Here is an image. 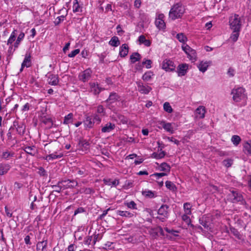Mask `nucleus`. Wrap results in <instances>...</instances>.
<instances>
[{
    "label": "nucleus",
    "mask_w": 251,
    "mask_h": 251,
    "mask_svg": "<svg viewBox=\"0 0 251 251\" xmlns=\"http://www.w3.org/2000/svg\"><path fill=\"white\" fill-rule=\"evenodd\" d=\"M185 12L184 7L179 3L174 5L169 12V17L174 20L181 18Z\"/></svg>",
    "instance_id": "obj_1"
},
{
    "label": "nucleus",
    "mask_w": 251,
    "mask_h": 251,
    "mask_svg": "<svg viewBox=\"0 0 251 251\" xmlns=\"http://www.w3.org/2000/svg\"><path fill=\"white\" fill-rule=\"evenodd\" d=\"M230 27L232 30L240 31L241 23L240 17L237 14L231 16L229 19Z\"/></svg>",
    "instance_id": "obj_2"
},
{
    "label": "nucleus",
    "mask_w": 251,
    "mask_h": 251,
    "mask_svg": "<svg viewBox=\"0 0 251 251\" xmlns=\"http://www.w3.org/2000/svg\"><path fill=\"white\" fill-rule=\"evenodd\" d=\"M227 199L233 203L237 202H241L242 204L245 203L242 195L236 191H230L227 195Z\"/></svg>",
    "instance_id": "obj_3"
},
{
    "label": "nucleus",
    "mask_w": 251,
    "mask_h": 251,
    "mask_svg": "<svg viewBox=\"0 0 251 251\" xmlns=\"http://www.w3.org/2000/svg\"><path fill=\"white\" fill-rule=\"evenodd\" d=\"M245 90L242 87L234 89L232 90L231 94L233 95V100L235 102H239L246 98L245 94Z\"/></svg>",
    "instance_id": "obj_4"
},
{
    "label": "nucleus",
    "mask_w": 251,
    "mask_h": 251,
    "mask_svg": "<svg viewBox=\"0 0 251 251\" xmlns=\"http://www.w3.org/2000/svg\"><path fill=\"white\" fill-rule=\"evenodd\" d=\"M183 50L187 55L188 57L192 61L194 62L196 60L197 54L196 51L191 48L189 46L185 44L182 45Z\"/></svg>",
    "instance_id": "obj_5"
},
{
    "label": "nucleus",
    "mask_w": 251,
    "mask_h": 251,
    "mask_svg": "<svg viewBox=\"0 0 251 251\" xmlns=\"http://www.w3.org/2000/svg\"><path fill=\"white\" fill-rule=\"evenodd\" d=\"M169 206L166 205H162L158 210V214L160 217H157V218L159 219L161 221L163 222L164 220L167 218L169 215L168 209Z\"/></svg>",
    "instance_id": "obj_6"
},
{
    "label": "nucleus",
    "mask_w": 251,
    "mask_h": 251,
    "mask_svg": "<svg viewBox=\"0 0 251 251\" xmlns=\"http://www.w3.org/2000/svg\"><path fill=\"white\" fill-rule=\"evenodd\" d=\"M120 100V97L116 93H111L107 100V103L109 108L113 107L116 105Z\"/></svg>",
    "instance_id": "obj_7"
},
{
    "label": "nucleus",
    "mask_w": 251,
    "mask_h": 251,
    "mask_svg": "<svg viewBox=\"0 0 251 251\" xmlns=\"http://www.w3.org/2000/svg\"><path fill=\"white\" fill-rule=\"evenodd\" d=\"M92 71L90 69H86L79 74L78 78L83 82L88 81L91 77Z\"/></svg>",
    "instance_id": "obj_8"
},
{
    "label": "nucleus",
    "mask_w": 251,
    "mask_h": 251,
    "mask_svg": "<svg viewBox=\"0 0 251 251\" xmlns=\"http://www.w3.org/2000/svg\"><path fill=\"white\" fill-rule=\"evenodd\" d=\"M136 84L138 91L142 94H147L151 90V87L144 85L141 81H137Z\"/></svg>",
    "instance_id": "obj_9"
},
{
    "label": "nucleus",
    "mask_w": 251,
    "mask_h": 251,
    "mask_svg": "<svg viewBox=\"0 0 251 251\" xmlns=\"http://www.w3.org/2000/svg\"><path fill=\"white\" fill-rule=\"evenodd\" d=\"M162 68L166 71H173L175 70L174 63L168 59H165L163 61Z\"/></svg>",
    "instance_id": "obj_10"
},
{
    "label": "nucleus",
    "mask_w": 251,
    "mask_h": 251,
    "mask_svg": "<svg viewBox=\"0 0 251 251\" xmlns=\"http://www.w3.org/2000/svg\"><path fill=\"white\" fill-rule=\"evenodd\" d=\"M211 215H208L207 216H204L203 217L200 219V224L207 229H208L211 225Z\"/></svg>",
    "instance_id": "obj_11"
},
{
    "label": "nucleus",
    "mask_w": 251,
    "mask_h": 251,
    "mask_svg": "<svg viewBox=\"0 0 251 251\" xmlns=\"http://www.w3.org/2000/svg\"><path fill=\"white\" fill-rule=\"evenodd\" d=\"M211 62L210 61L202 60L200 61L197 65L200 71L204 73L210 65Z\"/></svg>",
    "instance_id": "obj_12"
},
{
    "label": "nucleus",
    "mask_w": 251,
    "mask_h": 251,
    "mask_svg": "<svg viewBox=\"0 0 251 251\" xmlns=\"http://www.w3.org/2000/svg\"><path fill=\"white\" fill-rule=\"evenodd\" d=\"M164 14H160L155 20V25L159 29H163L165 26V23L164 21Z\"/></svg>",
    "instance_id": "obj_13"
},
{
    "label": "nucleus",
    "mask_w": 251,
    "mask_h": 251,
    "mask_svg": "<svg viewBox=\"0 0 251 251\" xmlns=\"http://www.w3.org/2000/svg\"><path fill=\"white\" fill-rule=\"evenodd\" d=\"M205 108L203 106H200L196 109L195 111V117L198 119H202L205 116Z\"/></svg>",
    "instance_id": "obj_14"
},
{
    "label": "nucleus",
    "mask_w": 251,
    "mask_h": 251,
    "mask_svg": "<svg viewBox=\"0 0 251 251\" xmlns=\"http://www.w3.org/2000/svg\"><path fill=\"white\" fill-rule=\"evenodd\" d=\"M13 126L16 127L18 133L22 135L24 134L25 129V126L23 123H19L18 122H14Z\"/></svg>",
    "instance_id": "obj_15"
},
{
    "label": "nucleus",
    "mask_w": 251,
    "mask_h": 251,
    "mask_svg": "<svg viewBox=\"0 0 251 251\" xmlns=\"http://www.w3.org/2000/svg\"><path fill=\"white\" fill-rule=\"evenodd\" d=\"M31 55L29 53L26 52L25 55V59L22 64V67L20 71L22 72L24 67H29L31 66Z\"/></svg>",
    "instance_id": "obj_16"
},
{
    "label": "nucleus",
    "mask_w": 251,
    "mask_h": 251,
    "mask_svg": "<svg viewBox=\"0 0 251 251\" xmlns=\"http://www.w3.org/2000/svg\"><path fill=\"white\" fill-rule=\"evenodd\" d=\"M160 125L166 131L169 132L171 134L174 133L175 130L172 123H166L165 121H162L160 123Z\"/></svg>",
    "instance_id": "obj_17"
},
{
    "label": "nucleus",
    "mask_w": 251,
    "mask_h": 251,
    "mask_svg": "<svg viewBox=\"0 0 251 251\" xmlns=\"http://www.w3.org/2000/svg\"><path fill=\"white\" fill-rule=\"evenodd\" d=\"M83 123L85 128H91L93 127L95 122L93 120V117L90 116H86Z\"/></svg>",
    "instance_id": "obj_18"
},
{
    "label": "nucleus",
    "mask_w": 251,
    "mask_h": 251,
    "mask_svg": "<svg viewBox=\"0 0 251 251\" xmlns=\"http://www.w3.org/2000/svg\"><path fill=\"white\" fill-rule=\"evenodd\" d=\"M48 81L52 85H56L59 82L58 76L56 75L50 74L48 76Z\"/></svg>",
    "instance_id": "obj_19"
},
{
    "label": "nucleus",
    "mask_w": 251,
    "mask_h": 251,
    "mask_svg": "<svg viewBox=\"0 0 251 251\" xmlns=\"http://www.w3.org/2000/svg\"><path fill=\"white\" fill-rule=\"evenodd\" d=\"M14 154V152L10 151L8 150H5L2 151L0 156L3 159L8 160L10 158L13 157Z\"/></svg>",
    "instance_id": "obj_20"
},
{
    "label": "nucleus",
    "mask_w": 251,
    "mask_h": 251,
    "mask_svg": "<svg viewBox=\"0 0 251 251\" xmlns=\"http://www.w3.org/2000/svg\"><path fill=\"white\" fill-rule=\"evenodd\" d=\"M188 69V65L186 64H181L179 65L178 67V75L179 76L184 75Z\"/></svg>",
    "instance_id": "obj_21"
},
{
    "label": "nucleus",
    "mask_w": 251,
    "mask_h": 251,
    "mask_svg": "<svg viewBox=\"0 0 251 251\" xmlns=\"http://www.w3.org/2000/svg\"><path fill=\"white\" fill-rule=\"evenodd\" d=\"M103 181L105 185L111 186V187H116L119 184V180L116 179L112 180L110 178H104Z\"/></svg>",
    "instance_id": "obj_22"
},
{
    "label": "nucleus",
    "mask_w": 251,
    "mask_h": 251,
    "mask_svg": "<svg viewBox=\"0 0 251 251\" xmlns=\"http://www.w3.org/2000/svg\"><path fill=\"white\" fill-rule=\"evenodd\" d=\"M48 244L47 240L39 242L36 245V249L38 251H44L46 250Z\"/></svg>",
    "instance_id": "obj_23"
},
{
    "label": "nucleus",
    "mask_w": 251,
    "mask_h": 251,
    "mask_svg": "<svg viewBox=\"0 0 251 251\" xmlns=\"http://www.w3.org/2000/svg\"><path fill=\"white\" fill-rule=\"evenodd\" d=\"M128 52V47L126 44L122 45L120 48V55L121 57H125L127 55Z\"/></svg>",
    "instance_id": "obj_24"
},
{
    "label": "nucleus",
    "mask_w": 251,
    "mask_h": 251,
    "mask_svg": "<svg viewBox=\"0 0 251 251\" xmlns=\"http://www.w3.org/2000/svg\"><path fill=\"white\" fill-rule=\"evenodd\" d=\"M115 128V125L111 123L106 124L101 129V131L104 133L109 132Z\"/></svg>",
    "instance_id": "obj_25"
},
{
    "label": "nucleus",
    "mask_w": 251,
    "mask_h": 251,
    "mask_svg": "<svg viewBox=\"0 0 251 251\" xmlns=\"http://www.w3.org/2000/svg\"><path fill=\"white\" fill-rule=\"evenodd\" d=\"M243 151L247 154H251V140L244 143Z\"/></svg>",
    "instance_id": "obj_26"
},
{
    "label": "nucleus",
    "mask_w": 251,
    "mask_h": 251,
    "mask_svg": "<svg viewBox=\"0 0 251 251\" xmlns=\"http://www.w3.org/2000/svg\"><path fill=\"white\" fill-rule=\"evenodd\" d=\"M91 91L95 95H97L100 93L101 89L100 88L98 84H96L95 83H90Z\"/></svg>",
    "instance_id": "obj_27"
},
{
    "label": "nucleus",
    "mask_w": 251,
    "mask_h": 251,
    "mask_svg": "<svg viewBox=\"0 0 251 251\" xmlns=\"http://www.w3.org/2000/svg\"><path fill=\"white\" fill-rule=\"evenodd\" d=\"M10 166L7 164H0V175L6 174L10 169Z\"/></svg>",
    "instance_id": "obj_28"
},
{
    "label": "nucleus",
    "mask_w": 251,
    "mask_h": 251,
    "mask_svg": "<svg viewBox=\"0 0 251 251\" xmlns=\"http://www.w3.org/2000/svg\"><path fill=\"white\" fill-rule=\"evenodd\" d=\"M24 151L28 154L34 156L37 152L35 147L34 146H27L25 148Z\"/></svg>",
    "instance_id": "obj_29"
},
{
    "label": "nucleus",
    "mask_w": 251,
    "mask_h": 251,
    "mask_svg": "<svg viewBox=\"0 0 251 251\" xmlns=\"http://www.w3.org/2000/svg\"><path fill=\"white\" fill-rule=\"evenodd\" d=\"M25 37V33L24 32H21L18 36V38L14 43V47L15 49H17L20 44L21 42L24 39Z\"/></svg>",
    "instance_id": "obj_30"
},
{
    "label": "nucleus",
    "mask_w": 251,
    "mask_h": 251,
    "mask_svg": "<svg viewBox=\"0 0 251 251\" xmlns=\"http://www.w3.org/2000/svg\"><path fill=\"white\" fill-rule=\"evenodd\" d=\"M138 41L140 44H143L147 47H149L151 45V41L149 40H147L144 35L139 36Z\"/></svg>",
    "instance_id": "obj_31"
},
{
    "label": "nucleus",
    "mask_w": 251,
    "mask_h": 251,
    "mask_svg": "<svg viewBox=\"0 0 251 251\" xmlns=\"http://www.w3.org/2000/svg\"><path fill=\"white\" fill-rule=\"evenodd\" d=\"M109 44L112 46L118 47L120 44V42L117 37L114 36L111 39L109 42Z\"/></svg>",
    "instance_id": "obj_32"
},
{
    "label": "nucleus",
    "mask_w": 251,
    "mask_h": 251,
    "mask_svg": "<svg viewBox=\"0 0 251 251\" xmlns=\"http://www.w3.org/2000/svg\"><path fill=\"white\" fill-rule=\"evenodd\" d=\"M191 204L189 202H185L183 204V209L184 213L186 214H191Z\"/></svg>",
    "instance_id": "obj_33"
},
{
    "label": "nucleus",
    "mask_w": 251,
    "mask_h": 251,
    "mask_svg": "<svg viewBox=\"0 0 251 251\" xmlns=\"http://www.w3.org/2000/svg\"><path fill=\"white\" fill-rule=\"evenodd\" d=\"M17 30H14L11 33L8 41H7V45H11L13 42L15 40L16 37L17 36Z\"/></svg>",
    "instance_id": "obj_34"
},
{
    "label": "nucleus",
    "mask_w": 251,
    "mask_h": 251,
    "mask_svg": "<svg viewBox=\"0 0 251 251\" xmlns=\"http://www.w3.org/2000/svg\"><path fill=\"white\" fill-rule=\"evenodd\" d=\"M62 154L60 153L58 155H56L55 153L50 154L46 156L45 159L46 160L50 161V160H53L56 158H61L62 156Z\"/></svg>",
    "instance_id": "obj_35"
},
{
    "label": "nucleus",
    "mask_w": 251,
    "mask_h": 251,
    "mask_svg": "<svg viewBox=\"0 0 251 251\" xmlns=\"http://www.w3.org/2000/svg\"><path fill=\"white\" fill-rule=\"evenodd\" d=\"M69 182L70 183V185H68V186H67L68 187L74 188V187H75L76 186H77V182L75 180H70V179L59 182V184H63V183H69Z\"/></svg>",
    "instance_id": "obj_36"
},
{
    "label": "nucleus",
    "mask_w": 251,
    "mask_h": 251,
    "mask_svg": "<svg viewBox=\"0 0 251 251\" xmlns=\"http://www.w3.org/2000/svg\"><path fill=\"white\" fill-rule=\"evenodd\" d=\"M153 75V74L151 71H148L145 73V74L142 76V79L146 81H148L150 80Z\"/></svg>",
    "instance_id": "obj_37"
},
{
    "label": "nucleus",
    "mask_w": 251,
    "mask_h": 251,
    "mask_svg": "<svg viewBox=\"0 0 251 251\" xmlns=\"http://www.w3.org/2000/svg\"><path fill=\"white\" fill-rule=\"evenodd\" d=\"M140 55L138 53H134L130 56V59L131 60V63H134L135 62L139 60L140 59Z\"/></svg>",
    "instance_id": "obj_38"
},
{
    "label": "nucleus",
    "mask_w": 251,
    "mask_h": 251,
    "mask_svg": "<svg viewBox=\"0 0 251 251\" xmlns=\"http://www.w3.org/2000/svg\"><path fill=\"white\" fill-rule=\"evenodd\" d=\"M165 155L164 151H161L159 153L153 152L151 156L152 157L156 159H161L163 158Z\"/></svg>",
    "instance_id": "obj_39"
},
{
    "label": "nucleus",
    "mask_w": 251,
    "mask_h": 251,
    "mask_svg": "<svg viewBox=\"0 0 251 251\" xmlns=\"http://www.w3.org/2000/svg\"><path fill=\"white\" fill-rule=\"evenodd\" d=\"M159 169L160 171L166 172H169L170 171V166L166 163H162L159 167Z\"/></svg>",
    "instance_id": "obj_40"
},
{
    "label": "nucleus",
    "mask_w": 251,
    "mask_h": 251,
    "mask_svg": "<svg viewBox=\"0 0 251 251\" xmlns=\"http://www.w3.org/2000/svg\"><path fill=\"white\" fill-rule=\"evenodd\" d=\"M231 140L234 145L237 146L241 142V139L239 136L235 135L232 136Z\"/></svg>",
    "instance_id": "obj_41"
},
{
    "label": "nucleus",
    "mask_w": 251,
    "mask_h": 251,
    "mask_svg": "<svg viewBox=\"0 0 251 251\" xmlns=\"http://www.w3.org/2000/svg\"><path fill=\"white\" fill-rule=\"evenodd\" d=\"M164 110L169 113H171L173 112V109L168 102H165L163 104Z\"/></svg>",
    "instance_id": "obj_42"
},
{
    "label": "nucleus",
    "mask_w": 251,
    "mask_h": 251,
    "mask_svg": "<svg viewBox=\"0 0 251 251\" xmlns=\"http://www.w3.org/2000/svg\"><path fill=\"white\" fill-rule=\"evenodd\" d=\"M165 184L166 187L170 190L175 191L176 189L175 185L171 181H167L165 183Z\"/></svg>",
    "instance_id": "obj_43"
},
{
    "label": "nucleus",
    "mask_w": 251,
    "mask_h": 251,
    "mask_svg": "<svg viewBox=\"0 0 251 251\" xmlns=\"http://www.w3.org/2000/svg\"><path fill=\"white\" fill-rule=\"evenodd\" d=\"M232 30L233 32L230 36V38L233 42H235L238 38L240 31H235V30Z\"/></svg>",
    "instance_id": "obj_44"
},
{
    "label": "nucleus",
    "mask_w": 251,
    "mask_h": 251,
    "mask_svg": "<svg viewBox=\"0 0 251 251\" xmlns=\"http://www.w3.org/2000/svg\"><path fill=\"white\" fill-rule=\"evenodd\" d=\"M73 115L72 113H69L67 116H66L64 118V120L63 123L64 124H68L72 122V120L73 119Z\"/></svg>",
    "instance_id": "obj_45"
},
{
    "label": "nucleus",
    "mask_w": 251,
    "mask_h": 251,
    "mask_svg": "<svg viewBox=\"0 0 251 251\" xmlns=\"http://www.w3.org/2000/svg\"><path fill=\"white\" fill-rule=\"evenodd\" d=\"M80 6L77 0H74V4L73 6V10L74 12H77L80 11Z\"/></svg>",
    "instance_id": "obj_46"
},
{
    "label": "nucleus",
    "mask_w": 251,
    "mask_h": 251,
    "mask_svg": "<svg viewBox=\"0 0 251 251\" xmlns=\"http://www.w3.org/2000/svg\"><path fill=\"white\" fill-rule=\"evenodd\" d=\"M232 164L233 160L230 158L225 159L223 161V165L227 168L231 167Z\"/></svg>",
    "instance_id": "obj_47"
},
{
    "label": "nucleus",
    "mask_w": 251,
    "mask_h": 251,
    "mask_svg": "<svg viewBox=\"0 0 251 251\" xmlns=\"http://www.w3.org/2000/svg\"><path fill=\"white\" fill-rule=\"evenodd\" d=\"M117 214L123 217H131L132 216V214L131 213H130L129 212L127 211H118Z\"/></svg>",
    "instance_id": "obj_48"
},
{
    "label": "nucleus",
    "mask_w": 251,
    "mask_h": 251,
    "mask_svg": "<svg viewBox=\"0 0 251 251\" xmlns=\"http://www.w3.org/2000/svg\"><path fill=\"white\" fill-rule=\"evenodd\" d=\"M176 38L180 42L184 43L186 41V37L183 35V33H179L176 35Z\"/></svg>",
    "instance_id": "obj_49"
},
{
    "label": "nucleus",
    "mask_w": 251,
    "mask_h": 251,
    "mask_svg": "<svg viewBox=\"0 0 251 251\" xmlns=\"http://www.w3.org/2000/svg\"><path fill=\"white\" fill-rule=\"evenodd\" d=\"M190 214H186L184 213L182 216V220L183 221H184L187 225H189L190 223H191V220H190V217L188 216Z\"/></svg>",
    "instance_id": "obj_50"
},
{
    "label": "nucleus",
    "mask_w": 251,
    "mask_h": 251,
    "mask_svg": "<svg viewBox=\"0 0 251 251\" xmlns=\"http://www.w3.org/2000/svg\"><path fill=\"white\" fill-rule=\"evenodd\" d=\"M230 230L231 232L237 238H240V234L237 229L233 227H230Z\"/></svg>",
    "instance_id": "obj_51"
},
{
    "label": "nucleus",
    "mask_w": 251,
    "mask_h": 251,
    "mask_svg": "<svg viewBox=\"0 0 251 251\" xmlns=\"http://www.w3.org/2000/svg\"><path fill=\"white\" fill-rule=\"evenodd\" d=\"M164 139L168 140L170 142H172L174 143L175 144L178 145L179 144V141L176 139H175L173 137H167L165 136L164 137Z\"/></svg>",
    "instance_id": "obj_52"
},
{
    "label": "nucleus",
    "mask_w": 251,
    "mask_h": 251,
    "mask_svg": "<svg viewBox=\"0 0 251 251\" xmlns=\"http://www.w3.org/2000/svg\"><path fill=\"white\" fill-rule=\"evenodd\" d=\"M142 194L147 197L152 198L154 196V194L151 191H144L142 192Z\"/></svg>",
    "instance_id": "obj_53"
},
{
    "label": "nucleus",
    "mask_w": 251,
    "mask_h": 251,
    "mask_svg": "<svg viewBox=\"0 0 251 251\" xmlns=\"http://www.w3.org/2000/svg\"><path fill=\"white\" fill-rule=\"evenodd\" d=\"M91 117H93V120H94V121H95L97 124H100L101 122V118L100 116L98 115H94L91 116Z\"/></svg>",
    "instance_id": "obj_54"
},
{
    "label": "nucleus",
    "mask_w": 251,
    "mask_h": 251,
    "mask_svg": "<svg viewBox=\"0 0 251 251\" xmlns=\"http://www.w3.org/2000/svg\"><path fill=\"white\" fill-rule=\"evenodd\" d=\"M80 50L79 49H75L72 51L70 54H68V56L69 57H74L76 54H77L79 52Z\"/></svg>",
    "instance_id": "obj_55"
},
{
    "label": "nucleus",
    "mask_w": 251,
    "mask_h": 251,
    "mask_svg": "<svg viewBox=\"0 0 251 251\" xmlns=\"http://www.w3.org/2000/svg\"><path fill=\"white\" fill-rule=\"evenodd\" d=\"M52 187L54 188V191L57 192H60L63 188L61 184H59V183H58L57 185H53Z\"/></svg>",
    "instance_id": "obj_56"
},
{
    "label": "nucleus",
    "mask_w": 251,
    "mask_h": 251,
    "mask_svg": "<svg viewBox=\"0 0 251 251\" xmlns=\"http://www.w3.org/2000/svg\"><path fill=\"white\" fill-rule=\"evenodd\" d=\"M151 63L152 62L151 60H146V61L143 62V64L146 65V67L147 69H150L151 67Z\"/></svg>",
    "instance_id": "obj_57"
},
{
    "label": "nucleus",
    "mask_w": 251,
    "mask_h": 251,
    "mask_svg": "<svg viewBox=\"0 0 251 251\" xmlns=\"http://www.w3.org/2000/svg\"><path fill=\"white\" fill-rule=\"evenodd\" d=\"M127 206L129 208H132V209H136V204L133 201H131L127 203Z\"/></svg>",
    "instance_id": "obj_58"
},
{
    "label": "nucleus",
    "mask_w": 251,
    "mask_h": 251,
    "mask_svg": "<svg viewBox=\"0 0 251 251\" xmlns=\"http://www.w3.org/2000/svg\"><path fill=\"white\" fill-rule=\"evenodd\" d=\"M84 212V209L82 207H79L76 210H75V212H74V216L79 214V213H83Z\"/></svg>",
    "instance_id": "obj_59"
},
{
    "label": "nucleus",
    "mask_w": 251,
    "mask_h": 251,
    "mask_svg": "<svg viewBox=\"0 0 251 251\" xmlns=\"http://www.w3.org/2000/svg\"><path fill=\"white\" fill-rule=\"evenodd\" d=\"M92 240V236H89L84 241L85 244L87 245H89L91 244V241Z\"/></svg>",
    "instance_id": "obj_60"
},
{
    "label": "nucleus",
    "mask_w": 251,
    "mask_h": 251,
    "mask_svg": "<svg viewBox=\"0 0 251 251\" xmlns=\"http://www.w3.org/2000/svg\"><path fill=\"white\" fill-rule=\"evenodd\" d=\"M227 74L230 76H233L234 75V70L231 68H229L228 70Z\"/></svg>",
    "instance_id": "obj_61"
},
{
    "label": "nucleus",
    "mask_w": 251,
    "mask_h": 251,
    "mask_svg": "<svg viewBox=\"0 0 251 251\" xmlns=\"http://www.w3.org/2000/svg\"><path fill=\"white\" fill-rule=\"evenodd\" d=\"M141 1L140 0H135L134 2V6L135 7L139 8L141 5Z\"/></svg>",
    "instance_id": "obj_62"
},
{
    "label": "nucleus",
    "mask_w": 251,
    "mask_h": 251,
    "mask_svg": "<svg viewBox=\"0 0 251 251\" xmlns=\"http://www.w3.org/2000/svg\"><path fill=\"white\" fill-rule=\"evenodd\" d=\"M5 211L6 212V216L8 217H11L12 216V213L10 212L7 206L5 207Z\"/></svg>",
    "instance_id": "obj_63"
},
{
    "label": "nucleus",
    "mask_w": 251,
    "mask_h": 251,
    "mask_svg": "<svg viewBox=\"0 0 251 251\" xmlns=\"http://www.w3.org/2000/svg\"><path fill=\"white\" fill-rule=\"evenodd\" d=\"M64 17H58L56 19L55 21L54 22V23L55 25H58L59 23H61L62 21H63Z\"/></svg>",
    "instance_id": "obj_64"
}]
</instances>
